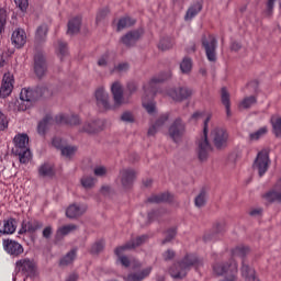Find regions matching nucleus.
Returning <instances> with one entry per match:
<instances>
[{
    "label": "nucleus",
    "mask_w": 281,
    "mask_h": 281,
    "mask_svg": "<svg viewBox=\"0 0 281 281\" xmlns=\"http://www.w3.org/2000/svg\"><path fill=\"white\" fill-rule=\"evenodd\" d=\"M121 120L123 122H134L135 117L133 116V113L131 112H124L121 116Z\"/></svg>",
    "instance_id": "nucleus-56"
},
{
    "label": "nucleus",
    "mask_w": 281,
    "mask_h": 281,
    "mask_svg": "<svg viewBox=\"0 0 281 281\" xmlns=\"http://www.w3.org/2000/svg\"><path fill=\"white\" fill-rule=\"evenodd\" d=\"M47 32H49V26L46 23L41 24L37 27V31H36V44L37 45H43V43H45V41H47Z\"/></svg>",
    "instance_id": "nucleus-28"
},
{
    "label": "nucleus",
    "mask_w": 281,
    "mask_h": 281,
    "mask_svg": "<svg viewBox=\"0 0 281 281\" xmlns=\"http://www.w3.org/2000/svg\"><path fill=\"white\" fill-rule=\"evenodd\" d=\"M78 280V274L72 273L68 277V279L66 281H77Z\"/></svg>",
    "instance_id": "nucleus-64"
},
{
    "label": "nucleus",
    "mask_w": 281,
    "mask_h": 281,
    "mask_svg": "<svg viewBox=\"0 0 281 281\" xmlns=\"http://www.w3.org/2000/svg\"><path fill=\"white\" fill-rule=\"evenodd\" d=\"M252 168L257 170L259 177H262L269 170V154L267 151H259Z\"/></svg>",
    "instance_id": "nucleus-13"
},
{
    "label": "nucleus",
    "mask_w": 281,
    "mask_h": 281,
    "mask_svg": "<svg viewBox=\"0 0 281 281\" xmlns=\"http://www.w3.org/2000/svg\"><path fill=\"white\" fill-rule=\"evenodd\" d=\"M34 102H36V90L34 88H23L16 104L18 111H27V109L34 106Z\"/></svg>",
    "instance_id": "nucleus-7"
},
{
    "label": "nucleus",
    "mask_w": 281,
    "mask_h": 281,
    "mask_svg": "<svg viewBox=\"0 0 281 281\" xmlns=\"http://www.w3.org/2000/svg\"><path fill=\"white\" fill-rule=\"evenodd\" d=\"M12 153L19 157L21 164H27L32 159V151H30V136L25 133H18L13 137Z\"/></svg>",
    "instance_id": "nucleus-4"
},
{
    "label": "nucleus",
    "mask_w": 281,
    "mask_h": 281,
    "mask_svg": "<svg viewBox=\"0 0 281 281\" xmlns=\"http://www.w3.org/2000/svg\"><path fill=\"white\" fill-rule=\"evenodd\" d=\"M202 45L205 49L207 60H210V63H216V37L210 35L207 38L202 41Z\"/></svg>",
    "instance_id": "nucleus-14"
},
{
    "label": "nucleus",
    "mask_w": 281,
    "mask_h": 281,
    "mask_svg": "<svg viewBox=\"0 0 281 281\" xmlns=\"http://www.w3.org/2000/svg\"><path fill=\"white\" fill-rule=\"evenodd\" d=\"M102 123L100 121H89L83 124L82 131L83 133H98V131H102L100 127Z\"/></svg>",
    "instance_id": "nucleus-32"
},
{
    "label": "nucleus",
    "mask_w": 281,
    "mask_h": 281,
    "mask_svg": "<svg viewBox=\"0 0 281 281\" xmlns=\"http://www.w3.org/2000/svg\"><path fill=\"white\" fill-rule=\"evenodd\" d=\"M199 262L196 256L189 255L184 257L182 262L176 263L172 268H170L169 273L173 280H181L188 276V271H190V267H194Z\"/></svg>",
    "instance_id": "nucleus-5"
},
{
    "label": "nucleus",
    "mask_w": 281,
    "mask_h": 281,
    "mask_svg": "<svg viewBox=\"0 0 281 281\" xmlns=\"http://www.w3.org/2000/svg\"><path fill=\"white\" fill-rule=\"evenodd\" d=\"M8 116L0 110V131H5L8 128Z\"/></svg>",
    "instance_id": "nucleus-52"
},
{
    "label": "nucleus",
    "mask_w": 281,
    "mask_h": 281,
    "mask_svg": "<svg viewBox=\"0 0 281 281\" xmlns=\"http://www.w3.org/2000/svg\"><path fill=\"white\" fill-rule=\"evenodd\" d=\"M20 235L30 236L34 240V234H36V222L23 221L22 227L19 231Z\"/></svg>",
    "instance_id": "nucleus-22"
},
{
    "label": "nucleus",
    "mask_w": 281,
    "mask_h": 281,
    "mask_svg": "<svg viewBox=\"0 0 281 281\" xmlns=\"http://www.w3.org/2000/svg\"><path fill=\"white\" fill-rule=\"evenodd\" d=\"M14 89V75L11 72H5L2 77L1 86H0V98L5 100V98H10L12 95V91Z\"/></svg>",
    "instance_id": "nucleus-11"
},
{
    "label": "nucleus",
    "mask_w": 281,
    "mask_h": 281,
    "mask_svg": "<svg viewBox=\"0 0 281 281\" xmlns=\"http://www.w3.org/2000/svg\"><path fill=\"white\" fill-rule=\"evenodd\" d=\"M5 25H8V11L0 8V34L5 32Z\"/></svg>",
    "instance_id": "nucleus-42"
},
{
    "label": "nucleus",
    "mask_w": 281,
    "mask_h": 281,
    "mask_svg": "<svg viewBox=\"0 0 281 281\" xmlns=\"http://www.w3.org/2000/svg\"><path fill=\"white\" fill-rule=\"evenodd\" d=\"M162 258L166 262H168V260H172V258H175V251L171 249H168L167 251H165L162 254Z\"/></svg>",
    "instance_id": "nucleus-57"
},
{
    "label": "nucleus",
    "mask_w": 281,
    "mask_h": 281,
    "mask_svg": "<svg viewBox=\"0 0 281 281\" xmlns=\"http://www.w3.org/2000/svg\"><path fill=\"white\" fill-rule=\"evenodd\" d=\"M80 183L86 190H91V188L95 186L97 180L91 176H83L80 180Z\"/></svg>",
    "instance_id": "nucleus-37"
},
{
    "label": "nucleus",
    "mask_w": 281,
    "mask_h": 281,
    "mask_svg": "<svg viewBox=\"0 0 281 281\" xmlns=\"http://www.w3.org/2000/svg\"><path fill=\"white\" fill-rule=\"evenodd\" d=\"M266 201L272 203V201H281V179L277 182L273 190L265 195Z\"/></svg>",
    "instance_id": "nucleus-27"
},
{
    "label": "nucleus",
    "mask_w": 281,
    "mask_h": 281,
    "mask_svg": "<svg viewBox=\"0 0 281 281\" xmlns=\"http://www.w3.org/2000/svg\"><path fill=\"white\" fill-rule=\"evenodd\" d=\"M256 102H257L256 97H247L240 102V106L241 109H250V106H254Z\"/></svg>",
    "instance_id": "nucleus-47"
},
{
    "label": "nucleus",
    "mask_w": 281,
    "mask_h": 281,
    "mask_svg": "<svg viewBox=\"0 0 281 281\" xmlns=\"http://www.w3.org/2000/svg\"><path fill=\"white\" fill-rule=\"evenodd\" d=\"M37 95H40V98H49V95H50L49 89H47L46 87L38 88L37 89Z\"/></svg>",
    "instance_id": "nucleus-55"
},
{
    "label": "nucleus",
    "mask_w": 281,
    "mask_h": 281,
    "mask_svg": "<svg viewBox=\"0 0 281 281\" xmlns=\"http://www.w3.org/2000/svg\"><path fill=\"white\" fill-rule=\"evenodd\" d=\"M169 137L173 139V142H179L182 135H186V123L181 119H176L168 130Z\"/></svg>",
    "instance_id": "nucleus-12"
},
{
    "label": "nucleus",
    "mask_w": 281,
    "mask_h": 281,
    "mask_svg": "<svg viewBox=\"0 0 281 281\" xmlns=\"http://www.w3.org/2000/svg\"><path fill=\"white\" fill-rule=\"evenodd\" d=\"M270 122L276 137H281V116L272 115Z\"/></svg>",
    "instance_id": "nucleus-34"
},
{
    "label": "nucleus",
    "mask_w": 281,
    "mask_h": 281,
    "mask_svg": "<svg viewBox=\"0 0 281 281\" xmlns=\"http://www.w3.org/2000/svg\"><path fill=\"white\" fill-rule=\"evenodd\" d=\"M2 246L4 251L14 258H19V256L24 251L23 245L19 244V241L14 239H3Z\"/></svg>",
    "instance_id": "nucleus-15"
},
{
    "label": "nucleus",
    "mask_w": 281,
    "mask_h": 281,
    "mask_svg": "<svg viewBox=\"0 0 281 281\" xmlns=\"http://www.w3.org/2000/svg\"><path fill=\"white\" fill-rule=\"evenodd\" d=\"M56 52L57 56L63 59L65 56H67L68 50H67V44L64 43L63 41H58L56 44Z\"/></svg>",
    "instance_id": "nucleus-44"
},
{
    "label": "nucleus",
    "mask_w": 281,
    "mask_h": 281,
    "mask_svg": "<svg viewBox=\"0 0 281 281\" xmlns=\"http://www.w3.org/2000/svg\"><path fill=\"white\" fill-rule=\"evenodd\" d=\"M168 120H170V114L169 113H165L161 114L158 120L149 127L148 130V135H156L157 131H159L161 128V126H164V124H166V122H168Z\"/></svg>",
    "instance_id": "nucleus-23"
},
{
    "label": "nucleus",
    "mask_w": 281,
    "mask_h": 281,
    "mask_svg": "<svg viewBox=\"0 0 281 281\" xmlns=\"http://www.w3.org/2000/svg\"><path fill=\"white\" fill-rule=\"evenodd\" d=\"M15 268L20 273H23L25 278H31L32 280L36 278V261H34V259H20L15 262Z\"/></svg>",
    "instance_id": "nucleus-8"
},
{
    "label": "nucleus",
    "mask_w": 281,
    "mask_h": 281,
    "mask_svg": "<svg viewBox=\"0 0 281 281\" xmlns=\"http://www.w3.org/2000/svg\"><path fill=\"white\" fill-rule=\"evenodd\" d=\"M268 128L267 126L260 127L259 130H257L254 133L249 134V137L251 139V142H258V139H261V137H265L266 134L268 133Z\"/></svg>",
    "instance_id": "nucleus-40"
},
{
    "label": "nucleus",
    "mask_w": 281,
    "mask_h": 281,
    "mask_svg": "<svg viewBox=\"0 0 281 281\" xmlns=\"http://www.w3.org/2000/svg\"><path fill=\"white\" fill-rule=\"evenodd\" d=\"M76 260V249L70 250L66 256H64L60 260L61 267H67V265H71Z\"/></svg>",
    "instance_id": "nucleus-41"
},
{
    "label": "nucleus",
    "mask_w": 281,
    "mask_h": 281,
    "mask_svg": "<svg viewBox=\"0 0 281 281\" xmlns=\"http://www.w3.org/2000/svg\"><path fill=\"white\" fill-rule=\"evenodd\" d=\"M110 60H111V55L109 53H105L98 59V66L106 67V65H109Z\"/></svg>",
    "instance_id": "nucleus-49"
},
{
    "label": "nucleus",
    "mask_w": 281,
    "mask_h": 281,
    "mask_svg": "<svg viewBox=\"0 0 281 281\" xmlns=\"http://www.w3.org/2000/svg\"><path fill=\"white\" fill-rule=\"evenodd\" d=\"M158 47L166 52V49H170L172 47V42L170 40H161L158 44Z\"/></svg>",
    "instance_id": "nucleus-53"
},
{
    "label": "nucleus",
    "mask_w": 281,
    "mask_h": 281,
    "mask_svg": "<svg viewBox=\"0 0 281 281\" xmlns=\"http://www.w3.org/2000/svg\"><path fill=\"white\" fill-rule=\"evenodd\" d=\"M169 98L173 99L176 102H183V100H188L190 95H192V90L189 88H173L168 91Z\"/></svg>",
    "instance_id": "nucleus-17"
},
{
    "label": "nucleus",
    "mask_w": 281,
    "mask_h": 281,
    "mask_svg": "<svg viewBox=\"0 0 281 281\" xmlns=\"http://www.w3.org/2000/svg\"><path fill=\"white\" fill-rule=\"evenodd\" d=\"M52 124V117L47 116L42 122H40L37 131L40 135H45V130L49 128V125Z\"/></svg>",
    "instance_id": "nucleus-46"
},
{
    "label": "nucleus",
    "mask_w": 281,
    "mask_h": 281,
    "mask_svg": "<svg viewBox=\"0 0 281 281\" xmlns=\"http://www.w3.org/2000/svg\"><path fill=\"white\" fill-rule=\"evenodd\" d=\"M14 232H16V220L10 217L0 222V234L10 236L14 234Z\"/></svg>",
    "instance_id": "nucleus-19"
},
{
    "label": "nucleus",
    "mask_w": 281,
    "mask_h": 281,
    "mask_svg": "<svg viewBox=\"0 0 281 281\" xmlns=\"http://www.w3.org/2000/svg\"><path fill=\"white\" fill-rule=\"evenodd\" d=\"M143 243H146V235L136 237L135 239H132L131 243L117 247L115 249L117 262H120L123 267H133V269H139L142 267V263L139 261H131L128 257L124 256V254H126V251H128L130 249H135V247H139V245H143Z\"/></svg>",
    "instance_id": "nucleus-3"
},
{
    "label": "nucleus",
    "mask_w": 281,
    "mask_h": 281,
    "mask_svg": "<svg viewBox=\"0 0 281 281\" xmlns=\"http://www.w3.org/2000/svg\"><path fill=\"white\" fill-rule=\"evenodd\" d=\"M78 229V226L74 224L65 225L58 228L57 235L58 236H67V234H71V232H76Z\"/></svg>",
    "instance_id": "nucleus-45"
},
{
    "label": "nucleus",
    "mask_w": 281,
    "mask_h": 281,
    "mask_svg": "<svg viewBox=\"0 0 281 281\" xmlns=\"http://www.w3.org/2000/svg\"><path fill=\"white\" fill-rule=\"evenodd\" d=\"M143 35H144V30L132 31L125 34L121 41L123 45H126V47H131V45H135L137 41L142 38Z\"/></svg>",
    "instance_id": "nucleus-20"
},
{
    "label": "nucleus",
    "mask_w": 281,
    "mask_h": 281,
    "mask_svg": "<svg viewBox=\"0 0 281 281\" xmlns=\"http://www.w3.org/2000/svg\"><path fill=\"white\" fill-rule=\"evenodd\" d=\"M53 146L61 151L63 157L71 158L76 155V146H67V143L63 140L61 138H54L53 139Z\"/></svg>",
    "instance_id": "nucleus-16"
},
{
    "label": "nucleus",
    "mask_w": 281,
    "mask_h": 281,
    "mask_svg": "<svg viewBox=\"0 0 281 281\" xmlns=\"http://www.w3.org/2000/svg\"><path fill=\"white\" fill-rule=\"evenodd\" d=\"M175 236H177V231L176 229L169 231L164 243H170V240H172V238H175Z\"/></svg>",
    "instance_id": "nucleus-60"
},
{
    "label": "nucleus",
    "mask_w": 281,
    "mask_h": 281,
    "mask_svg": "<svg viewBox=\"0 0 281 281\" xmlns=\"http://www.w3.org/2000/svg\"><path fill=\"white\" fill-rule=\"evenodd\" d=\"M124 71H128V65L126 63H121L114 67L112 74H124Z\"/></svg>",
    "instance_id": "nucleus-51"
},
{
    "label": "nucleus",
    "mask_w": 281,
    "mask_h": 281,
    "mask_svg": "<svg viewBox=\"0 0 281 281\" xmlns=\"http://www.w3.org/2000/svg\"><path fill=\"white\" fill-rule=\"evenodd\" d=\"M168 201H172V195H170V193H161L148 199L149 203H166Z\"/></svg>",
    "instance_id": "nucleus-35"
},
{
    "label": "nucleus",
    "mask_w": 281,
    "mask_h": 281,
    "mask_svg": "<svg viewBox=\"0 0 281 281\" xmlns=\"http://www.w3.org/2000/svg\"><path fill=\"white\" fill-rule=\"evenodd\" d=\"M131 25H135V20L126 16L122 18L117 23V32H122L125 27H131Z\"/></svg>",
    "instance_id": "nucleus-39"
},
{
    "label": "nucleus",
    "mask_w": 281,
    "mask_h": 281,
    "mask_svg": "<svg viewBox=\"0 0 281 281\" xmlns=\"http://www.w3.org/2000/svg\"><path fill=\"white\" fill-rule=\"evenodd\" d=\"M114 104H111L109 99V92L104 88H98L94 92L97 100V106L101 111H114V109H120L124 104H128V99L124 98V88H122L121 82H114L111 87Z\"/></svg>",
    "instance_id": "nucleus-1"
},
{
    "label": "nucleus",
    "mask_w": 281,
    "mask_h": 281,
    "mask_svg": "<svg viewBox=\"0 0 281 281\" xmlns=\"http://www.w3.org/2000/svg\"><path fill=\"white\" fill-rule=\"evenodd\" d=\"M241 276L246 281H260L258 278H256V270L249 268V266L245 265V262H243Z\"/></svg>",
    "instance_id": "nucleus-31"
},
{
    "label": "nucleus",
    "mask_w": 281,
    "mask_h": 281,
    "mask_svg": "<svg viewBox=\"0 0 281 281\" xmlns=\"http://www.w3.org/2000/svg\"><path fill=\"white\" fill-rule=\"evenodd\" d=\"M211 139L218 150L222 148L227 147V142L229 139V134H227V131L220 128V127H214L211 132Z\"/></svg>",
    "instance_id": "nucleus-10"
},
{
    "label": "nucleus",
    "mask_w": 281,
    "mask_h": 281,
    "mask_svg": "<svg viewBox=\"0 0 281 281\" xmlns=\"http://www.w3.org/2000/svg\"><path fill=\"white\" fill-rule=\"evenodd\" d=\"M248 251H249L248 247L237 246L232 250V256L233 258H245Z\"/></svg>",
    "instance_id": "nucleus-38"
},
{
    "label": "nucleus",
    "mask_w": 281,
    "mask_h": 281,
    "mask_svg": "<svg viewBox=\"0 0 281 281\" xmlns=\"http://www.w3.org/2000/svg\"><path fill=\"white\" fill-rule=\"evenodd\" d=\"M45 74H47V61H45L43 53H38L36 59V76L37 78H43Z\"/></svg>",
    "instance_id": "nucleus-24"
},
{
    "label": "nucleus",
    "mask_w": 281,
    "mask_h": 281,
    "mask_svg": "<svg viewBox=\"0 0 281 281\" xmlns=\"http://www.w3.org/2000/svg\"><path fill=\"white\" fill-rule=\"evenodd\" d=\"M137 173L135 170L131 168L122 169L116 178V183L121 186L122 190H131L133 188V183H135V179Z\"/></svg>",
    "instance_id": "nucleus-9"
},
{
    "label": "nucleus",
    "mask_w": 281,
    "mask_h": 281,
    "mask_svg": "<svg viewBox=\"0 0 281 281\" xmlns=\"http://www.w3.org/2000/svg\"><path fill=\"white\" fill-rule=\"evenodd\" d=\"M180 69L182 74H190L192 71V59L184 57L180 63Z\"/></svg>",
    "instance_id": "nucleus-43"
},
{
    "label": "nucleus",
    "mask_w": 281,
    "mask_h": 281,
    "mask_svg": "<svg viewBox=\"0 0 281 281\" xmlns=\"http://www.w3.org/2000/svg\"><path fill=\"white\" fill-rule=\"evenodd\" d=\"M202 9L203 8L201 7V3H199V2L191 5L187 10V13L184 15V21H192V19H194V16H196V14H199V12H201Z\"/></svg>",
    "instance_id": "nucleus-33"
},
{
    "label": "nucleus",
    "mask_w": 281,
    "mask_h": 281,
    "mask_svg": "<svg viewBox=\"0 0 281 281\" xmlns=\"http://www.w3.org/2000/svg\"><path fill=\"white\" fill-rule=\"evenodd\" d=\"M151 271H153V267H147L140 270L139 272L130 273L126 277V281H142L145 278H148Z\"/></svg>",
    "instance_id": "nucleus-25"
},
{
    "label": "nucleus",
    "mask_w": 281,
    "mask_h": 281,
    "mask_svg": "<svg viewBox=\"0 0 281 281\" xmlns=\"http://www.w3.org/2000/svg\"><path fill=\"white\" fill-rule=\"evenodd\" d=\"M9 54L8 53H2L0 54V67H4L8 65V58H9Z\"/></svg>",
    "instance_id": "nucleus-59"
},
{
    "label": "nucleus",
    "mask_w": 281,
    "mask_h": 281,
    "mask_svg": "<svg viewBox=\"0 0 281 281\" xmlns=\"http://www.w3.org/2000/svg\"><path fill=\"white\" fill-rule=\"evenodd\" d=\"M207 199V195L204 191H202L196 198H195V205L196 207H203L205 205V201Z\"/></svg>",
    "instance_id": "nucleus-48"
},
{
    "label": "nucleus",
    "mask_w": 281,
    "mask_h": 281,
    "mask_svg": "<svg viewBox=\"0 0 281 281\" xmlns=\"http://www.w3.org/2000/svg\"><path fill=\"white\" fill-rule=\"evenodd\" d=\"M127 90L130 93H135V91H137V86L135 83H128Z\"/></svg>",
    "instance_id": "nucleus-63"
},
{
    "label": "nucleus",
    "mask_w": 281,
    "mask_h": 281,
    "mask_svg": "<svg viewBox=\"0 0 281 281\" xmlns=\"http://www.w3.org/2000/svg\"><path fill=\"white\" fill-rule=\"evenodd\" d=\"M57 124H71L76 126V124H80V117L78 115H67V114H59L56 116Z\"/></svg>",
    "instance_id": "nucleus-26"
},
{
    "label": "nucleus",
    "mask_w": 281,
    "mask_h": 281,
    "mask_svg": "<svg viewBox=\"0 0 281 281\" xmlns=\"http://www.w3.org/2000/svg\"><path fill=\"white\" fill-rule=\"evenodd\" d=\"M38 172L40 175H42V177H54V165L44 164L43 166L40 167Z\"/></svg>",
    "instance_id": "nucleus-36"
},
{
    "label": "nucleus",
    "mask_w": 281,
    "mask_h": 281,
    "mask_svg": "<svg viewBox=\"0 0 281 281\" xmlns=\"http://www.w3.org/2000/svg\"><path fill=\"white\" fill-rule=\"evenodd\" d=\"M221 100H222V104H224L226 109V115L227 117H229L232 115V109H231L232 103L229 101V92L227 91V88H222Z\"/></svg>",
    "instance_id": "nucleus-30"
},
{
    "label": "nucleus",
    "mask_w": 281,
    "mask_h": 281,
    "mask_svg": "<svg viewBox=\"0 0 281 281\" xmlns=\"http://www.w3.org/2000/svg\"><path fill=\"white\" fill-rule=\"evenodd\" d=\"M11 43L16 47V49H21L27 43V34L23 29H16L13 31L11 35Z\"/></svg>",
    "instance_id": "nucleus-18"
},
{
    "label": "nucleus",
    "mask_w": 281,
    "mask_h": 281,
    "mask_svg": "<svg viewBox=\"0 0 281 281\" xmlns=\"http://www.w3.org/2000/svg\"><path fill=\"white\" fill-rule=\"evenodd\" d=\"M43 236L44 238H49V236H52V227H46L44 231H43Z\"/></svg>",
    "instance_id": "nucleus-62"
},
{
    "label": "nucleus",
    "mask_w": 281,
    "mask_h": 281,
    "mask_svg": "<svg viewBox=\"0 0 281 281\" xmlns=\"http://www.w3.org/2000/svg\"><path fill=\"white\" fill-rule=\"evenodd\" d=\"M170 78V72H167L166 75H159L158 77H154L148 81L147 83L144 85V91L145 95L143 97V109L149 114V115H155L157 113V105L155 101H153V98L155 95V89H157V85L159 82H164V80H168Z\"/></svg>",
    "instance_id": "nucleus-2"
},
{
    "label": "nucleus",
    "mask_w": 281,
    "mask_h": 281,
    "mask_svg": "<svg viewBox=\"0 0 281 281\" xmlns=\"http://www.w3.org/2000/svg\"><path fill=\"white\" fill-rule=\"evenodd\" d=\"M93 172L95 177H106L109 169L104 166H97L94 167Z\"/></svg>",
    "instance_id": "nucleus-50"
},
{
    "label": "nucleus",
    "mask_w": 281,
    "mask_h": 281,
    "mask_svg": "<svg viewBox=\"0 0 281 281\" xmlns=\"http://www.w3.org/2000/svg\"><path fill=\"white\" fill-rule=\"evenodd\" d=\"M82 23V19L80 16L74 18L68 22V31L67 34L74 36V34H78L80 32V24Z\"/></svg>",
    "instance_id": "nucleus-29"
},
{
    "label": "nucleus",
    "mask_w": 281,
    "mask_h": 281,
    "mask_svg": "<svg viewBox=\"0 0 281 281\" xmlns=\"http://www.w3.org/2000/svg\"><path fill=\"white\" fill-rule=\"evenodd\" d=\"M87 212V205L85 204H70L66 210V216L68 218H78Z\"/></svg>",
    "instance_id": "nucleus-21"
},
{
    "label": "nucleus",
    "mask_w": 281,
    "mask_h": 281,
    "mask_svg": "<svg viewBox=\"0 0 281 281\" xmlns=\"http://www.w3.org/2000/svg\"><path fill=\"white\" fill-rule=\"evenodd\" d=\"M211 116H207L204 120V128L202 135L198 138V155L200 161H205L207 157H210V150H212V146H210V142H207V122H210Z\"/></svg>",
    "instance_id": "nucleus-6"
},
{
    "label": "nucleus",
    "mask_w": 281,
    "mask_h": 281,
    "mask_svg": "<svg viewBox=\"0 0 281 281\" xmlns=\"http://www.w3.org/2000/svg\"><path fill=\"white\" fill-rule=\"evenodd\" d=\"M191 120L193 122H199V120H203V113H201V112L193 113L191 116Z\"/></svg>",
    "instance_id": "nucleus-61"
},
{
    "label": "nucleus",
    "mask_w": 281,
    "mask_h": 281,
    "mask_svg": "<svg viewBox=\"0 0 281 281\" xmlns=\"http://www.w3.org/2000/svg\"><path fill=\"white\" fill-rule=\"evenodd\" d=\"M14 3L15 5H18V8H20L22 12H25V10H27V0H14Z\"/></svg>",
    "instance_id": "nucleus-54"
},
{
    "label": "nucleus",
    "mask_w": 281,
    "mask_h": 281,
    "mask_svg": "<svg viewBox=\"0 0 281 281\" xmlns=\"http://www.w3.org/2000/svg\"><path fill=\"white\" fill-rule=\"evenodd\" d=\"M101 249H104V244H102V241H98L91 247L92 254H99Z\"/></svg>",
    "instance_id": "nucleus-58"
}]
</instances>
